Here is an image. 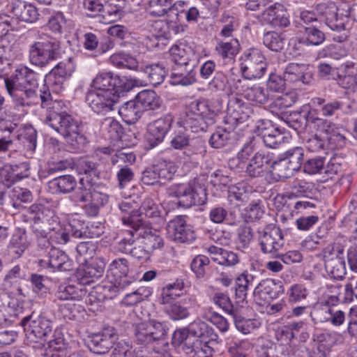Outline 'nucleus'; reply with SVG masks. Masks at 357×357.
<instances>
[{"instance_id":"obj_17","label":"nucleus","mask_w":357,"mask_h":357,"mask_svg":"<svg viewBox=\"0 0 357 357\" xmlns=\"http://www.w3.org/2000/svg\"><path fill=\"white\" fill-rule=\"evenodd\" d=\"M54 211L49 207L40 204H33L26 211L23 215V220L33 222L32 226H36L42 229H54L51 227V221H54Z\"/></svg>"},{"instance_id":"obj_15","label":"nucleus","mask_w":357,"mask_h":357,"mask_svg":"<svg viewBox=\"0 0 357 357\" xmlns=\"http://www.w3.org/2000/svg\"><path fill=\"white\" fill-rule=\"evenodd\" d=\"M119 335L113 327H106L101 332L89 336L87 347L96 354H107L117 341Z\"/></svg>"},{"instance_id":"obj_50","label":"nucleus","mask_w":357,"mask_h":357,"mask_svg":"<svg viewBox=\"0 0 357 357\" xmlns=\"http://www.w3.org/2000/svg\"><path fill=\"white\" fill-rule=\"evenodd\" d=\"M311 103L314 106L321 107L320 111L321 114L325 117L333 116L335 112L340 109L343 105L342 102L338 100H334L326 102V100L322 98L315 97L311 100Z\"/></svg>"},{"instance_id":"obj_44","label":"nucleus","mask_w":357,"mask_h":357,"mask_svg":"<svg viewBox=\"0 0 357 357\" xmlns=\"http://www.w3.org/2000/svg\"><path fill=\"white\" fill-rule=\"evenodd\" d=\"M301 43L306 45H319L325 40V34L315 26L305 27Z\"/></svg>"},{"instance_id":"obj_35","label":"nucleus","mask_w":357,"mask_h":357,"mask_svg":"<svg viewBox=\"0 0 357 357\" xmlns=\"http://www.w3.org/2000/svg\"><path fill=\"white\" fill-rule=\"evenodd\" d=\"M305 67L304 65L298 63H289L284 69L283 76L286 81L289 82H301L303 84H308L311 77L304 73Z\"/></svg>"},{"instance_id":"obj_10","label":"nucleus","mask_w":357,"mask_h":357,"mask_svg":"<svg viewBox=\"0 0 357 357\" xmlns=\"http://www.w3.org/2000/svg\"><path fill=\"white\" fill-rule=\"evenodd\" d=\"M167 330L165 324L156 320L141 322L134 326L135 340L140 345L151 344L164 339Z\"/></svg>"},{"instance_id":"obj_20","label":"nucleus","mask_w":357,"mask_h":357,"mask_svg":"<svg viewBox=\"0 0 357 357\" xmlns=\"http://www.w3.org/2000/svg\"><path fill=\"white\" fill-rule=\"evenodd\" d=\"M183 123L185 129L196 133L205 132L209 126L213 125L212 119L206 117L203 112L197 109L195 103H192L190 109L186 112Z\"/></svg>"},{"instance_id":"obj_23","label":"nucleus","mask_w":357,"mask_h":357,"mask_svg":"<svg viewBox=\"0 0 357 357\" xmlns=\"http://www.w3.org/2000/svg\"><path fill=\"white\" fill-rule=\"evenodd\" d=\"M168 234L178 243H191L195 239V231L186 224L183 216H177L167 225Z\"/></svg>"},{"instance_id":"obj_60","label":"nucleus","mask_w":357,"mask_h":357,"mask_svg":"<svg viewBox=\"0 0 357 357\" xmlns=\"http://www.w3.org/2000/svg\"><path fill=\"white\" fill-rule=\"evenodd\" d=\"M174 195L178 198L179 204L189 208L192 205V197L191 193V183L179 184L176 186Z\"/></svg>"},{"instance_id":"obj_4","label":"nucleus","mask_w":357,"mask_h":357,"mask_svg":"<svg viewBox=\"0 0 357 357\" xmlns=\"http://www.w3.org/2000/svg\"><path fill=\"white\" fill-rule=\"evenodd\" d=\"M45 123L63 137L67 147L72 152L82 151L88 142L80 130L78 121L66 112L50 111Z\"/></svg>"},{"instance_id":"obj_25","label":"nucleus","mask_w":357,"mask_h":357,"mask_svg":"<svg viewBox=\"0 0 357 357\" xmlns=\"http://www.w3.org/2000/svg\"><path fill=\"white\" fill-rule=\"evenodd\" d=\"M105 264L101 259H96L79 269L77 273V278L79 281L77 285L82 288V285L89 284L96 280L100 278L105 272Z\"/></svg>"},{"instance_id":"obj_58","label":"nucleus","mask_w":357,"mask_h":357,"mask_svg":"<svg viewBox=\"0 0 357 357\" xmlns=\"http://www.w3.org/2000/svg\"><path fill=\"white\" fill-rule=\"evenodd\" d=\"M325 158L316 156L309 158L304 162L303 171L309 175L322 174L324 170Z\"/></svg>"},{"instance_id":"obj_26","label":"nucleus","mask_w":357,"mask_h":357,"mask_svg":"<svg viewBox=\"0 0 357 357\" xmlns=\"http://www.w3.org/2000/svg\"><path fill=\"white\" fill-rule=\"evenodd\" d=\"M207 324L204 321L192 323L188 328H182L174 331L172 335V344L174 346L181 347L187 344L189 339L195 335H202V331L206 332Z\"/></svg>"},{"instance_id":"obj_24","label":"nucleus","mask_w":357,"mask_h":357,"mask_svg":"<svg viewBox=\"0 0 357 357\" xmlns=\"http://www.w3.org/2000/svg\"><path fill=\"white\" fill-rule=\"evenodd\" d=\"M228 121L237 125L245 123L252 114L250 106L237 97L231 98L228 102Z\"/></svg>"},{"instance_id":"obj_16","label":"nucleus","mask_w":357,"mask_h":357,"mask_svg":"<svg viewBox=\"0 0 357 357\" xmlns=\"http://www.w3.org/2000/svg\"><path fill=\"white\" fill-rule=\"evenodd\" d=\"M38 264L44 268H50L61 271H68L73 268V261L62 250L58 248H51L48 254L38 259Z\"/></svg>"},{"instance_id":"obj_6","label":"nucleus","mask_w":357,"mask_h":357,"mask_svg":"<svg viewBox=\"0 0 357 357\" xmlns=\"http://www.w3.org/2000/svg\"><path fill=\"white\" fill-rule=\"evenodd\" d=\"M60 42L45 34H39L38 40L29 49V59L32 64L43 67L59 55Z\"/></svg>"},{"instance_id":"obj_19","label":"nucleus","mask_w":357,"mask_h":357,"mask_svg":"<svg viewBox=\"0 0 357 357\" xmlns=\"http://www.w3.org/2000/svg\"><path fill=\"white\" fill-rule=\"evenodd\" d=\"M173 122V116L171 114H167L155 120L148 125L147 140L151 147H154L163 142Z\"/></svg>"},{"instance_id":"obj_11","label":"nucleus","mask_w":357,"mask_h":357,"mask_svg":"<svg viewBox=\"0 0 357 357\" xmlns=\"http://www.w3.org/2000/svg\"><path fill=\"white\" fill-rule=\"evenodd\" d=\"M91 85L96 91L114 92L119 95V97L130 91L134 86L132 82L126 77L121 78L111 72L98 73L93 79Z\"/></svg>"},{"instance_id":"obj_38","label":"nucleus","mask_w":357,"mask_h":357,"mask_svg":"<svg viewBox=\"0 0 357 357\" xmlns=\"http://www.w3.org/2000/svg\"><path fill=\"white\" fill-rule=\"evenodd\" d=\"M236 132L225 128H218L211 136L210 145L215 149H220L226 145L233 144L235 140Z\"/></svg>"},{"instance_id":"obj_48","label":"nucleus","mask_w":357,"mask_h":357,"mask_svg":"<svg viewBox=\"0 0 357 357\" xmlns=\"http://www.w3.org/2000/svg\"><path fill=\"white\" fill-rule=\"evenodd\" d=\"M270 167L272 168L271 172L278 180H283L289 178L296 172L282 156L276 161L271 162Z\"/></svg>"},{"instance_id":"obj_30","label":"nucleus","mask_w":357,"mask_h":357,"mask_svg":"<svg viewBox=\"0 0 357 357\" xmlns=\"http://www.w3.org/2000/svg\"><path fill=\"white\" fill-rule=\"evenodd\" d=\"M170 55L174 65L188 66L191 64L192 66H195L197 56L191 47L184 44L174 45L170 49Z\"/></svg>"},{"instance_id":"obj_59","label":"nucleus","mask_w":357,"mask_h":357,"mask_svg":"<svg viewBox=\"0 0 357 357\" xmlns=\"http://www.w3.org/2000/svg\"><path fill=\"white\" fill-rule=\"evenodd\" d=\"M210 260L208 257L199 255L193 258L190 268L197 278H203L208 269Z\"/></svg>"},{"instance_id":"obj_39","label":"nucleus","mask_w":357,"mask_h":357,"mask_svg":"<svg viewBox=\"0 0 357 357\" xmlns=\"http://www.w3.org/2000/svg\"><path fill=\"white\" fill-rule=\"evenodd\" d=\"M183 284L178 282L169 284L162 288L160 296L159 298V303L163 307L169 305L173 303H176V298L180 296L179 291L181 290Z\"/></svg>"},{"instance_id":"obj_1","label":"nucleus","mask_w":357,"mask_h":357,"mask_svg":"<svg viewBox=\"0 0 357 357\" xmlns=\"http://www.w3.org/2000/svg\"><path fill=\"white\" fill-rule=\"evenodd\" d=\"M5 86L8 94L21 106H31L39 104L43 108L54 111L59 102L53 100L51 89L44 85L36 93L38 87L37 74L24 66H18L10 77L4 75Z\"/></svg>"},{"instance_id":"obj_28","label":"nucleus","mask_w":357,"mask_h":357,"mask_svg":"<svg viewBox=\"0 0 357 357\" xmlns=\"http://www.w3.org/2000/svg\"><path fill=\"white\" fill-rule=\"evenodd\" d=\"M195 66L189 64L174 65L170 75V82L173 85L189 86L195 82Z\"/></svg>"},{"instance_id":"obj_42","label":"nucleus","mask_w":357,"mask_h":357,"mask_svg":"<svg viewBox=\"0 0 357 357\" xmlns=\"http://www.w3.org/2000/svg\"><path fill=\"white\" fill-rule=\"evenodd\" d=\"M255 277L252 274L242 273L236 280L235 295L237 298L244 301L247 297L248 290L254 284Z\"/></svg>"},{"instance_id":"obj_61","label":"nucleus","mask_w":357,"mask_h":357,"mask_svg":"<svg viewBox=\"0 0 357 357\" xmlns=\"http://www.w3.org/2000/svg\"><path fill=\"white\" fill-rule=\"evenodd\" d=\"M71 236L75 238H92L93 234L84 221L73 219L69 223Z\"/></svg>"},{"instance_id":"obj_64","label":"nucleus","mask_w":357,"mask_h":357,"mask_svg":"<svg viewBox=\"0 0 357 357\" xmlns=\"http://www.w3.org/2000/svg\"><path fill=\"white\" fill-rule=\"evenodd\" d=\"M238 42L236 39H233L229 42H220L215 47L218 54L222 58L234 56L238 52Z\"/></svg>"},{"instance_id":"obj_45","label":"nucleus","mask_w":357,"mask_h":357,"mask_svg":"<svg viewBox=\"0 0 357 357\" xmlns=\"http://www.w3.org/2000/svg\"><path fill=\"white\" fill-rule=\"evenodd\" d=\"M26 249L24 234L20 231H17L12 236L8 246V255L12 259L19 258Z\"/></svg>"},{"instance_id":"obj_22","label":"nucleus","mask_w":357,"mask_h":357,"mask_svg":"<svg viewBox=\"0 0 357 357\" xmlns=\"http://www.w3.org/2000/svg\"><path fill=\"white\" fill-rule=\"evenodd\" d=\"M260 20L274 28H285L290 24L283 5L279 3L266 8L261 13Z\"/></svg>"},{"instance_id":"obj_3","label":"nucleus","mask_w":357,"mask_h":357,"mask_svg":"<svg viewBox=\"0 0 357 357\" xmlns=\"http://www.w3.org/2000/svg\"><path fill=\"white\" fill-rule=\"evenodd\" d=\"M17 125L9 121L1 119V163L3 166L1 167V176H3V181L1 183L8 188L6 193L8 194L12 199L19 200L22 202H31L33 195L30 190L26 188H20L15 185L10 189L15 182L21 180L24 177L22 172L19 171L20 167L13 162L8 161V159L13 156L15 158L17 155L14 151L12 153H6L13 145V140L16 138L17 135L13 134L16 129Z\"/></svg>"},{"instance_id":"obj_13","label":"nucleus","mask_w":357,"mask_h":357,"mask_svg":"<svg viewBox=\"0 0 357 357\" xmlns=\"http://www.w3.org/2000/svg\"><path fill=\"white\" fill-rule=\"evenodd\" d=\"M129 232L130 237L122 239L121 245L128 243L129 245H132L135 239L141 238L143 239L142 243L144 246L151 253L153 250L163 247L164 241L160 232L152 227H148L144 222L139 227H137L134 230H130Z\"/></svg>"},{"instance_id":"obj_49","label":"nucleus","mask_w":357,"mask_h":357,"mask_svg":"<svg viewBox=\"0 0 357 357\" xmlns=\"http://www.w3.org/2000/svg\"><path fill=\"white\" fill-rule=\"evenodd\" d=\"M328 275L335 279L342 280L346 275V264L344 257L335 258L324 264Z\"/></svg>"},{"instance_id":"obj_12","label":"nucleus","mask_w":357,"mask_h":357,"mask_svg":"<svg viewBox=\"0 0 357 357\" xmlns=\"http://www.w3.org/2000/svg\"><path fill=\"white\" fill-rule=\"evenodd\" d=\"M240 69L246 79L261 78L266 70L265 56L259 50L250 49L244 53Z\"/></svg>"},{"instance_id":"obj_40","label":"nucleus","mask_w":357,"mask_h":357,"mask_svg":"<svg viewBox=\"0 0 357 357\" xmlns=\"http://www.w3.org/2000/svg\"><path fill=\"white\" fill-rule=\"evenodd\" d=\"M282 156L289 163L295 172L299 171L303 165L304 149L296 146L285 151Z\"/></svg>"},{"instance_id":"obj_5","label":"nucleus","mask_w":357,"mask_h":357,"mask_svg":"<svg viewBox=\"0 0 357 357\" xmlns=\"http://www.w3.org/2000/svg\"><path fill=\"white\" fill-rule=\"evenodd\" d=\"M317 13L305 10L301 13V20L308 24L318 20L324 21L326 24L333 31H341L346 29L349 22L347 15H339L337 7L333 3L318 4L316 8Z\"/></svg>"},{"instance_id":"obj_51","label":"nucleus","mask_w":357,"mask_h":357,"mask_svg":"<svg viewBox=\"0 0 357 357\" xmlns=\"http://www.w3.org/2000/svg\"><path fill=\"white\" fill-rule=\"evenodd\" d=\"M8 29H6L4 36H1V63L3 60L7 61H12L15 57V51L14 45L15 43V37L13 34L8 33Z\"/></svg>"},{"instance_id":"obj_8","label":"nucleus","mask_w":357,"mask_h":357,"mask_svg":"<svg viewBox=\"0 0 357 357\" xmlns=\"http://www.w3.org/2000/svg\"><path fill=\"white\" fill-rule=\"evenodd\" d=\"M202 333L204 332L202 331ZM218 342V335L214 329L207 324V329L202 335H195L188 340L183 347V352L189 357H211L213 345Z\"/></svg>"},{"instance_id":"obj_47","label":"nucleus","mask_w":357,"mask_h":357,"mask_svg":"<svg viewBox=\"0 0 357 357\" xmlns=\"http://www.w3.org/2000/svg\"><path fill=\"white\" fill-rule=\"evenodd\" d=\"M110 63L119 68L135 70L138 66L137 59L130 54L119 52L109 57Z\"/></svg>"},{"instance_id":"obj_62","label":"nucleus","mask_w":357,"mask_h":357,"mask_svg":"<svg viewBox=\"0 0 357 357\" xmlns=\"http://www.w3.org/2000/svg\"><path fill=\"white\" fill-rule=\"evenodd\" d=\"M163 310L173 320L183 319L189 315L188 307L178 301L163 307Z\"/></svg>"},{"instance_id":"obj_43","label":"nucleus","mask_w":357,"mask_h":357,"mask_svg":"<svg viewBox=\"0 0 357 357\" xmlns=\"http://www.w3.org/2000/svg\"><path fill=\"white\" fill-rule=\"evenodd\" d=\"M100 129L107 137L113 140L119 139L123 133L121 125L112 117L104 119L101 123Z\"/></svg>"},{"instance_id":"obj_27","label":"nucleus","mask_w":357,"mask_h":357,"mask_svg":"<svg viewBox=\"0 0 357 357\" xmlns=\"http://www.w3.org/2000/svg\"><path fill=\"white\" fill-rule=\"evenodd\" d=\"M6 10L20 20L26 22H34L38 17V9L35 6L20 0L15 1L11 5H7Z\"/></svg>"},{"instance_id":"obj_54","label":"nucleus","mask_w":357,"mask_h":357,"mask_svg":"<svg viewBox=\"0 0 357 357\" xmlns=\"http://www.w3.org/2000/svg\"><path fill=\"white\" fill-rule=\"evenodd\" d=\"M31 229L37 237L38 251L41 252L39 255H47L51 248H54L52 246L47 236L48 231L52 229H42L36 226H31Z\"/></svg>"},{"instance_id":"obj_34","label":"nucleus","mask_w":357,"mask_h":357,"mask_svg":"<svg viewBox=\"0 0 357 357\" xmlns=\"http://www.w3.org/2000/svg\"><path fill=\"white\" fill-rule=\"evenodd\" d=\"M118 113L128 124H134L142 116L143 112L136 100L126 102L118 109Z\"/></svg>"},{"instance_id":"obj_46","label":"nucleus","mask_w":357,"mask_h":357,"mask_svg":"<svg viewBox=\"0 0 357 357\" xmlns=\"http://www.w3.org/2000/svg\"><path fill=\"white\" fill-rule=\"evenodd\" d=\"M50 183L52 188H56V192L64 194L71 192L77 185L75 178L71 175L58 176Z\"/></svg>"},{"instance_id":"obj_55","label":"nucleus","mask_w":357,"mask_h":357,"mask_svg":"<svg viewBox=\"0 0 357 357\" xmlns=\"http://www.w3.org/2000/svg\"><path fill=\"white\" fill-rule=\"evenodd\" d=\"M296 101V97L292 93H284L276 98L270 105L269 108L272 113H278L291 107Z\"/></svg>"},{"instance_id":"obj_32","label":"nucleus","mask_w":357,"mask_h":357,"mask_svg":"<svg viewBox=\"0 0 357 357\" xmlns=\"http://www.w3.org/2000/svg\"><path fill=\"white\" fill-rule=\"evenodd\" d=\"M119 208L122 213L128 215L127 216H122L121 220L124 225L129 226L132 229L131 230H134L137 227H139L144 222L139 211L135 208L133 204L128 201H123L119 203Z\"/></svg>"},{"instance_id":"obj_21","label":"nucleus","mask_w":357,"mask_h":357,"mask_svg":"<svg viewBox=\"0 0 357 357\" xmlns=\"http://www.w3.org/2000/svg\"><path fill=\"white\" fill-rule=\"evenodd\" d=\"M170 146L175 150H183V154L188 159L202 153V143L193 144L185 130L175 132L170 141Z\"/></svg>"},{"instance_id":"obj_41","label":"nucleus","mask_w":357,"mask_h":357,"mask_svg":"<svg viewBox=\"0 0 357 357\" xmlns=\"http://www.w3.org/2000/svg\"><path fill=\"white\" fill-rule=\"evenodd\" d=\"M195 104L197 106V109L203 112L206 117L212 119L213 124L215 123V117L222 110V104L219 99L199 100Z\"/></svg>"},{"instance_id":"obj_9","label":"nucleus","mask_w":357,"mask_h":357,"mask_svg":"<svg viewBox=\"0 0 357 357\" xmlns=\"http://www.w3.org/2000/svg\"><path fill=\"white\" fill-rule=\"evenodd\" d=\"M21 325L30 342L39 343L41 345L47 342V337L52 333V322L43 316L25 317L21 321Z\"/></svg>"},{"instance_id":"obj_57","label":"nucleus","mask_w":357,"mask_h":357,"mask_svg":"<svg viewBox=\"0 0 357 357\" xmlns=\"http://www.w3.org/2000/svg\"><path fill=\"white\" fill-rule=\"evenodd\" d=\"M284 38L275 31H268L263 36L264 45L275 52H279L284 48Z\"/></svg>"},{"instance_id":"obj_52","label":"nucleus","mask_w":357,"mask_h":357,"mask_svg":"<svg viewBox=\"0 0 357 357\" xmlns=\"http://www.w3.org/2000/svg\"><path fill=\"white\" fill-rule=\"evenodd\" d=\"M173 0H151V13L155 16H163L168 13L177 11L176 4L172 6Z\"/></svg>"},{"instance_id":"obj_2","label":"nucleus","mask_w":357,"mask_h":357,"mask_svg":"<svg viewBox=\"0 0 357 357\" xmlns=\"http://www.w3.org/2000/svg\"><path fill=\"white\" fill-rule=\"evenodd\" d=\"M100 165L89 158H80L75 162V169L82 175L79 186L70 195L77 205L83 204L82 209L89 217L98 215L100 208L108 202V196L97 189L96 181L100 178Z\"/></svg>"},{"instance_id":"obj_36","label":"nucleus","mask_w":357,"mask_h":357,"mask_svg":"<svg viewBox=\"0 0 357 357\" xmlns=\"http://www.w3.org/2000/svg\"><path fill=\"white\" fill-rule=\"evenodd\" d=\"M242 86H245V89H242V94L248 100L257 105H264L268 101V91L263 86L257 84L250 86L242 85Z\"/></svg>"},{"instance_id":"obj_14","label":"nucleus","mask_w":357,"mask_h":357,"mask_svg":"<svg viewBox=\"0 0 357 357\" xmlns=\"http://www.w3.org/2000/svg\"><path fill=\"white\" fill-rule=\"evenodd\" d=\"M119 98L114 92L91 90L86 93V102L94 112L105 114L114 109Z\"/></svg>"},{"instance_id":"obj_31","label":"nucleus","mask_w":357,"mask_h":357,"mask_svg":"<svg viewBox=\"0 0 357 357\" xmlns=\"http://www.w3.org/2000/svg\"><path fill=\"white\" fill-rule=\"evenodd\" d=\"M271 160L269 155L257 152L248 162L245 172L251 177L262 176L270 167Z\"/></svg>"},{"instance_id":"obj_63","label":"nucleus","mask_w":357,"mask_h":357,"mask_svg":"<svg viewBox=\"0 0 357 357\" xmlns=\"http://www.w3.org/2000/svg\"><path fill=\"white\" fill-rule=\"evenodd\" d=\"M282 130L273 122L268 119H260L257 121L255 132L261 139L272 134H278Z\"/></svg>"},{"instance_id":"obj_33","label":"nucleus","mask_w":357,"mask_h":357,"mask_svg":"<svg viewBox=\"0 0 357 357\" xmlns=\"http://www.w3.org/2000/svg\"><path fill=\"white\" fill-rule=\"evenodd\" d=\"M142 112L145 110H155L162 105L160 98L152 90H144L139 92L135 97Z\"/></svg>"},{"instance_id":"obj_18","label":"nucleus","mask_w":357,"mask_h":357,"mask_svg":"<svg viewBox=\"0 0 357 357\" xmlns=\"http://www.w3.org/2000/svg\"><path fill=\"white\" fill-rule=\"evenodd\" d=\"M259 242L264 253H272L280 250L284 245L283 236L279 227L267 225L260 232Z\"/></svg>"},{"instance_id":"obj_56","label":"nucleus","mask_w":357,"mask_h":357,"mask_svg":"<svg viewBox=\"0 0 357 357\" xmlns=\"http://www.w3.org/2000/svg\"><path fill=\"white\" fill-rule=\"evenodd\" d=\"M152 294V290L149 287H139L132 293L127 294L123 298L122 303L126 305H136Z\"/></svg>"},{"instance_id":"obj_53","label":"nucleus","mask_w":357,"mask_h":357,"mask_svg":"<svg viewBox=\"0 0 357 357\" xmlns=\"http://www.w3.org/2000/svg\"><path fill=\"white\" fill-rule=\"evenodd\" d=\"M154 166L160 183H164L166 181L172 180L176 171L174 163L165 160H159Z\"/></svg>"},{"instance_id":"obj_29","label":"nucleus","mask_w":357,"mask_h":357,"mask_svg":"<svg viewBox=\"0 0 357 357\" xmlns=\"http://www.w3.org/2000/svg\"><path fill=\"white\" fill-rule=\"evenodd\" d=\"M306 123L315 131L314 135L328 137V135L335 128L330 121L318 116L317 110L311 109L306 114Z\"/></svg>"},{"instance_id":"obj_37","label":"nucleus","mask_w":357,"mask_h":357,"mask_svg":"<svg viewBox=\"0 0 357 357\" xmlns=\"http://www.w3.org/2000/svg\"><path fill=\"white\" fill-rule=\"evenodd\" d=\"M142 70L147 75L150 84L156 86L164 82L167 70L162 63H152L142 67Z\"/></svg>"},{"instance_id":"obj_7","label":"nucleus","mask_w":357,"mask_h":357,"mask_svg":"<svg viewBox=\"0 0 357 357\" xmlns=\"http://www.w3.org/2000/svg\"><path fill=\"white\" fill-rule=\"evenodd\" d=\"M86 291L79 285L68 284L61 285L55 296L61 301H66V303L60 305L59 309L63 316L68 319H75L77 314L83 309L80 305L73 301H80L85 296Z\"/></svg>"}]
</instances>
